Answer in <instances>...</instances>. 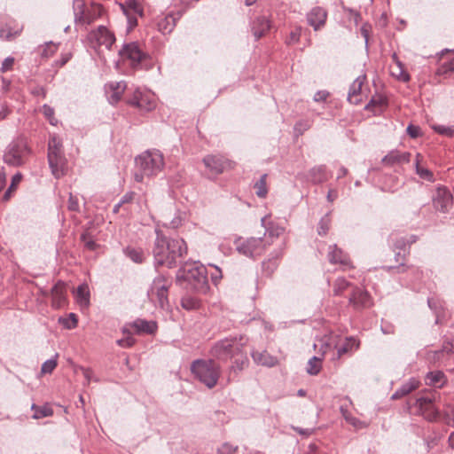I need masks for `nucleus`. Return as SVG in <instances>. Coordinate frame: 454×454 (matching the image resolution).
Instances as JSON below:
<instances>
[{
    "label": "nucleus",
    "instance_id": "f3484780",
    "mask_svg": "<svg viewBox=\"0 0 454 454\" xmlns=\"http://www.w3.org/2000/svg\"><path fill=\"white\" fill-rule=\"evenodd\" d=\"M232 363L228 368V380H234L242 371L249 365V359L246 349L244 348L240 354L233 357Z\"/></svg>",
    "mask_w": 454,
    "mask_h": 454
},
{
    "label": "nucleus",
    "instance_id": "79ce46f5",
    "mask_svg": "<svg viewBox=\"0 0 454 454\" xmlns=\"http://www.w3.org/2000/svg\"><path fill=\"white\" fill-rule=\"evenodd\" d=\"M451 73H454V58L441 64L436 71V74L449 77Z\"/></svg>",
    "mask_w": 454,
    "mask_h": 454
},
{
    "label": "nucleus",
    "instance_id": "bf43d9fd",
    "mask_svg": "<svg viewBox=\"0 0 454 454\" xmlns=\"http://www.w3.org/2000/svg\"><path fill=\"white\" fill-rule=\"evenodd\" d=\"M278 267L277 260L275 258L269 259L262 262V269L267 274H271Z\"/></svg>",
    "mask_w": 454,
    "mask_h": 454
},
{
    "label": "nucleus",
    "instance_id": "052dcab7",
    "mask_svg": "<svg viewBox=\"0 0 454 454\" xmlns=\"http://www.w3.org/2000/svg\"><path fill=\"white\" fill-rule=\"evenodd\" d=\"M57 44H54L52 42H49L46 43L45 48L42 52V56L44 58L51 57L57 51Z\"/></svg>",
    "mask_w": 454,
    "mask_h": 454
},
{
    "label": "nucleus",
    "instance_id": "3c124183",
    "mask_svg": "<svg viewBox=\"0 0 454 454\" xmlns=\"http://www.w3.org/2000/svg\"><path fill=\"white\" fill-rule=\"evenodd\" d=\"M392 58L395 61V64H396V66H397V67L399 69V74H393L395 75L399 80H401L403 82H409L410 81V75L407 73L403 72V64L398 59L396 54L394 53Z\"/></svg>",
    "mask_w": 454,
    "mask_h": 454
},
{
    "label": "nucleus",
    "instance_id": "8fccbe9b",
    "mask_svg": "<svg viewBox=\"0 0 454 454\" xmlns=\"http://www.w3.org/2000/svg\"><path fill=\"white\" fill-rule=\"evenodd\" d=\"M284 229L278 225L274 224L272 222L268 223V227L265 230V235L268 234L270 239L278 238L282 234Z\"/></svg>",
    "mask_w": 454,
    "mask_h": 454
},
{
    "label": "nucleus",
    "instance_id": "20e7f679",
    "mask_svg": "<svg viewBox=\"0 0 454 454\" xmlns=\"http://www.w3.org/2000/svg\"><path fill=\"white\" fill-rule=\"evenodd\" d=\"M30 154L31 149L26 138L19 137L6 146L3 158L9 166L20 167L27 162Z\"/></svg>",
    "mask_w": 454,
    "mask_h": 454
},
{
    "label": "nucleus",
    "instance_id": "a19ab883",
    "mask_svg": "<svg viewBox=\"0 0 454 454\" xmlns=\"http://www.w3.org/2000/svg\"><path fill=\"white\" fill-rule=\"evenodd\" d=\"M266 179L267 174H263L261 176L260 179L256 181L254 184L255 193L260 198H265L268 193V189L266 186Z\"/></svg>",
    "mask_w": 454,
    "mask_h": 454
},
{
    "label": "nucleus",
    "instance_id": "f704fd0d",
    "mask_svg": "<svg viewBox=\"0 0 454 454\" xmlns=\"http://www.w3.org/2000/svg\"><path fill=\"white\" fill-rule=\"evenodd\" d=\"M123 254L136 263H142L145 258L144 251L137 247H127L123 249Z\"/></svg>",
    "mask_w": 454,
    "mask_h": 454
},
{
    "label": "nucleus",
    "instance_id": "4468645a",
    "mask_svg": "<svg viewBox=\"0 0 454 454\" xmlns=\"http://www.w3.org/2000/svg\"><path fill=\"white\" fill-rule=\"evenodd\" d=\"M74 21L82 24L92 23L97 15H99L101 9L99 6L93 7L91 11L84 10L83 0H74L73 4Z\"/></svg>",
    "mask_w": 454,
    "mask_h": 454
},
{
    "label": "nucleus",
    "instance_id": "2f4dec72",
    "mask_svg": "<svg viewBox=\"0 0 454 454\" xmlns=\"http://www.w3.org/2000/svg\"><path fill=\"white\" fill-rule=\"evenodd\" d=\"M328 173L325 165L316 166L309 170V178L313 184H322L328 180Z\"/></svg>",
    "mask_w": 454,
    "mask_h": 454
},
{
    "label": "nucleus",
    "instance_id": "bb28decb",
    "mask_svg": "<svg viewBox=\"0 0 454 454\" xmlns=\"http://www.w3.org/2000/svg\"><path fill=\"white\" fill-rule=\"evenodd\" d=\"M365 78L366 76L364 74L359 75L350 85L348 94V100L351 104L358 105L362 101L361 90Z\"/></svg>",
    "mask_w": 454,
    "mask_h": 454
},
{
    "label": "nucleus",
    "instance_id": "423d86ee",
    "mask_svg": "<svg viewBox=\"0 0 454 454\" xmlns=\"http://www.w3.org/2000/svg\"><path fill=\"white\" fill-rule=\"evenodd\" d=\"M171 285L172 280L170 278L159 275L153 279L148 291L149 299L162 309H168L169 308L168 294Z\"/></svg>",
    "mask_w": 454,
    "mask_h": 454
},
{
    "label": "nucleus",
    "instance_id": "f257e3e1",
    "mask_svg": "<svg viewBox=\"0 0 454 454\" xmlns=\"http://www.w3.org/2000/svg\"><path fill=\"white\" fill-rule=\"evenodd\" d=\"M156 239L153 254L156 265L172 268L181 262L187 254L185 241L180 238L168 239L161 231L156 229Z\"/></svg>",
    "mask_w": 454,
    "mask_h": 454
},
{
    "label": "nucleus",
    "instance_id": "680f3d73",
    "mask_svg": "<svg viewBox=\"0 0 454 454\" xmlns=\"http://www.w3.org/2000/svg\"><path fill=\"white\" fill-rule=\"evenodd\" d=\"M199 305V302L196 299L186 297L182 299V306L185 309H193L197 308Z\"/></svg>",
    "mask_w": 454,
    "mask_h": 454
},
{
    "label": "nucleus",
    "instance_id": "6ab92c4d",
    "mask_svg": "<svg viewBox=\"0 0 454 454\" xmlns=\"http://www.w3.org/2000/svg\"><path fill=\"white\" fill-rule=\"evenodd\" d=\"M250 27L255 40H258L270 30L271 23L267 16L259 15L251 21Z\"/></svg>",
    "mask_w": 454,
    "mask_h": 454
},
{
    "label": "nucleus",
    "instance_id": "cd10ccee",
    "mask_svg": "<svg viewBox=\"0 0 454 454\" xmlns=\"http://www.w3.org/2000/svg\"><path fill=\"white\" fill-rule=\"evenodd\" d=\"M251 356L255 364L266 367H274L278 364V357L271 356L266 350L263 351H253Z\"/></svg>",
    "mask_w": 454,
    "mask_h": 454
},
{
    "label": "nucleus",
    "instance_id": "6e6d98bb",
    "mask_svg": "<svg viewBox=\"0 0 454 454\" xmlns=\"http://www.w3.org/2000/svg\"><path fill=\"white\" fill-rule=\"evenodd\" d=\"M238 450L237 445L224 442L217 449V454H234Z\"/></svg>",
    "mask_w": 454,
    "mask_h": 454
},
{
    "label": "nucleus",
    "instance_id": "a211bd4d",
    "mask_svg": "<svg viewBox=\"0 0 454 454\" xmlns=\"http://www.w3.org/2000/svg\"><path fill=\"white\" fill-rule=\"evenodd\" d=\"M328 261L332 264H339L343 270L351 268V262L347 254H345L337 245H331L328 251Z\"/></svg>",
    "mask_w": 454,
    "mask_h": 454
},
{
    "label": "nucleus",
    "instance_id": "dca6fc26",
    "mask_svg": "<svg viewBox=\"0 0 454 454\" xmlns=\"http://www.w3.org/2000/svg\"><path fill=\"white\" fill-rule=\"evenodd\" d=\"M89 39L96 42L98 45L105 46L108 50L111 49L115 42L114 35L104 26H99L96 30L91 31L89 34Z\"/></svg>",
    "mask_w": 454,
    "mask_h": 454
},
{
    "label": "nucleus",
    "instance_id": "393cba45",
    "mask_svg": "<svg viewBox=\"0 0 454 454\" xmlns=\"http://www.w3.org/2000/svg\"><path fill=\"white\" fill-rule=\"evenodd\" d=\"M327 18V12L322 7H314L308 14V23L313 27L314 30H318L325 25Z\"/></svg>",
    "mask_w": 454,
    "mask_h": 454
},
{
    "label": "nucleus",
    "instance_id": "4be33fe9",
    "mask_svg": "<svg viewBox=\"0 0 454 454\" xmlns=\"http://www.w3.org/2000/svg\"><path fill=\"white\" fill-rule=\"evenodd\" d=\"M128 325L132 327L137 334H153L158 329L155 321L143 318H137Z\"/></svg>",
    "mask_w": 454,
    "mask_h": 454
},
{
    "label": "nucleus",
    "instance_id": "49530a36",
    "mask_svg": "<svg viewBox=\"0 0 454 454\" xmlns=\"http://www.w3.org/2000/svg\"><path fill=\"white\" fill-rule=\"evenodd\" d=\"M122 333L128 334V336L117 340V344L121 348H130L135 344V339L130 336V333L127 328V325L122 328Z\"/></svg>",
    "mask_w": 454,
    "mask_h": 454
},
{
    "label": "nucleus",
    "instance_id": "412c9836",
    "mask_svg": "<svg viewBox=\"0 0 454 454\" xmlns=\"http://www.w3.org/2000/svg\"><path fill=\"white\" fill-rule=\"evenodd\" d=\"M48 161L52 175L56 178H60L65 175L66 159L62 154L48 153Z\"/></svg>",
    "mask_w": 454,
    "mask_h": 454
},
{
    "label": "nucleus",
    "instance_id": "69168bd1",
    "mask_svg": "<svg viewBox=\"0 0 454 454\" xmlns=\"http://www.w3.org/2000/svg\"><path fill=\"white\" fill-rule=\"evenodd\" d=\"M406 131L411 138H417L421 135L420 128L412 124L407 127Z\"/></svg>",
    "mask_w": 454,
    "mask_h": 454
},
{
    "label": "nucleus",
    "instance_id": "a878e982",
    "mask_svg": "<svg viewBox=\"0 0 454 454\" xmlns=\"http://www.w3.org/2000/svg\"><path fill=\"white\" fill-rule=\"evenodd\" d=\"M336 348V352L333 354L332 360H338L342 356L352 353L359 348V341L354 337H347L345 341Z\"/></svg>",
    "mask_w": 454,
    "mask_h": 454
},
{
    "label": "nucleus",
    "instance_id": "864d4df0",
    "mask_svg": "<svg viewBox=\"0 0 454 454\" xmlns=\"http://www.w3.org/2000/svg\"><path fill=\"white\" fill-rule=\"evenodd\" d=\"M311 127V122L308 120H301L297 121L294 125V132L297 135H302L306 130L309 129Z\"/></svg>",
    "mask_w": 454,
    "mask_h": 454
},
{
    "label": "nucleus",
    "instance_id": "7ed1b4c3",
    "mask_svg": "<svg viewBox=\"0 0 454 454\" xmlns=\"http://www.w3.org/2000/svg\"><path fill=\"white\" fill-rule=\"evenodd\" d=\"M194 377L208 388H213L220 377V366L213 360L198 359L192 364Z\"/></svg>",
    "mask_w": 454,
    "mask_h": 454
},
{
    "label": "nucleus",
    "instance_id": "e2e57ef3",
    "mask_svg": "<svg viewBox=\"0 0 454 454\" xmlns=\"http://www.w3.org/2000/svg\"><path fill=\"white\" fill-rule=\"evenodd\" d=\"M67 208L70 211L77 212L79 211V202L78 199L74 196L72 193L69 194Z\"/></svg>",
    "mask_w": 454,
    "mask_h": 454
},
{
    "label": "nucleus",
    "instance_id": "a18cd8bd",
    "mask_svg": "<svg viewBox=\"0 0 454 454\" xmlns=\"http://www.w3.org/2000/svg\"><path fill=\"white\" fill-rule=\"evenodd\" d=\"M61 147L62 145L60 140L57 137L53 136L50 138L48 143V153H53L54 154H62Z\"/></svg>",
    "mask_w": 454,
    "mask_h": 454
},
{
    "label": "nucleus",
    "instance_id": "473e14b6",
    "mask_svg": "<svg viewBox=\"0 0 454 454\" xmlns=\"http://www.w3.org/2000/svg\"><path fill=\"white\" fill-rule=\"evenodd\" d=\"M425 380L427 385L434 387H442L446 382L445 375L441 371L427 372Z\"/></svg>",
    "mask_w": 454,
    "mask_h": 454
},
{
    "label": "nucleus",
    "instance_id": "c03bdc74",
    "mask_svg": "<svg viewBox=\"0 0 454 454\" xmlns=\"http://www.w3.org/2000/svg\"><path fill=\"white\" fill-rule=\"evenodd\" d=\"M432 129L438 134L447 137H454V126L432 125Z\"/></svg>",
    "mask_w": 454,
    "mask_h": 454
},
{
    "label": "nucleus",
    "instance_id": "09e8293b",
    "mask_svg": "<svg viewBox=\"0 0 454 454\" xmlns=\"http://www.w3.org/2000/svg\"><path fill=\"white\" fill-rule=\"evenodd\" d=\"M396 269H397L398 272H402V273L409 270L413 275L415 280L421 279L422 276H423V271L419 268H417V267H410V266L401 264Z\"/></svg>",
    "mask_w": 454,
    "mask_h": 454
},
{
    "label": "nucleus",
    "instance_id": "0eeeda50",
    "mask_svg": "<svg viewBox=\"0 0 454 454\" xmlns=\"http://www.w3.org/2000/svg\"><path fill=\"white\" fill-rule=\"evenodd\" d=\"M236 249L237 251L247 256L254 258L262 254V253L266 249V242L262 238H249L247 239H243L242 238H239L236 241ZM268 245L270 243L268 242Z\"/></svg>",
    "mask_w": 454,
    "mask_h": 454
},
{
    "label": "nucleus",
    "instance_id": "13d9d810",
    "mask_svg": "<svg viewBox=\"0 0 454 454\" xmlns=\"http://www.w3.org/2000/svg\"><path fill=\"white\" fill-rule=\"evenodd\" d=\"M330 227V219L328 215H326L325 217H323L319 222L318 226V234L319 235H325L329 230Z\"/></svg>",
    "mask_w": 454,
    "mask_h": 454
},
{
    "label": "nucleus",
    "instance_id": "4c0bfd02",
    "mask_svg": "<svg viewBox=\"0 0 454 454\" xmlns=\"http://www.w3.org/2000/svg\"><path fill=\"white\" fill-rule=\"evenodd\" d=\"M340 413L345 419V420L352 425L356 428H364L367 427V424L355 417H353L348 411L347 408L340 406Z\"/></svg>",
    "mask_w": 454,
    "mask_h": 454
},
{
    "label": "nucleus",
    "instance_id": "ea45409f",
    "mask_svg": "<svg viewBox=\"0 0 454 454\" xmlns=\"http://www.w3.org/2000/svg\"><path fill=\"white\" fill-rule=\"evenodd\" d=\"M321 358L314 356L309 360L306 371L309 375H317L321 371Z\"/></svg>",
    "mask_w": 454,
    "mask_h": 454
},
{
    "label": "nucleus",
    "instance_id": "9b49d317",
    "mask_svg": "<svg viewBox=\"0 0 454 454\" xmlns=\"http://www.w3.org/2000/svg\"><path fill=\"white\" fill-rule=\"evenodd\" d=\"M185 278L192 283L196 290L201 293H206L208 290L207 271L204 266L191 265L186 270Z\"/></svg>",
    "mask_w": 454,
    "mask_h": 454
},
{
    "label": "nucleus",
    "instance_id": "f03ea898",
    "mask_svg": "<svg viewBox=\"0 0 454 454\" xmlns=\"http://www.w3.org/2000/svg\"><path fill=\"white\" fill-rule=\"evenodd\" d=\"M247 339L242 336H230L215 341L210 348L211 356L223 363H227L245 348Z\"/></svg>",
    "mask_w": 454,
    "mask_h": 454
},
{
    "label": "nucleus",
    "instance_id": "aec40b11",
    "mask_svg": "<svg viewBox=\"0 0 454 454\" xmlns=\"http://www.w3.org/2000/svg\"><path fill=\"white\" fill-rule=\"evenodd\" d=\"M411 156V154L409 152L392 150L382 158L381 161L385 166L393 167L410 162Z\"/></svg>",
    "mask_w": 454,
    "mask_h": 454
},
{
    "label": "nucleus",
    "instance_id": "6e6552de",
    "mask_svg": "<svg viewBox=\"0 0 454 454\" xmlns=\"http://www.w3.org/2000/svg\"><path fill=\"white\" fill-rule=\"evenodd\" d=\"M409 411L413 415L423 416L428 421H434L439 416V411L429 396L417 398L412 404L409 405Z\"/></svg>",
    "mask_w": 454,
    "mask_h": 454
},
{
    "label": "nucleus",
    "instance_id": "0e129e2a",
    "mask_svg": "<svg viewBox=\"0 0 454 454\" xmlns=\"http://www.w3.org/2000/svg\"><path fill=\"white\" fill-rule=\"evenodd\" d=\"M81 370L82 372L83 377L86 380V384H90V381H92V380L93 381H98V378H96L94 376L93 371L90 368L82 367Z\"/></svg>",
    "mask_w": 454,
    "mask_h": 454
},
{
    "label": "nucleus",
    "instance_id": "de8ad7c7",
    "mask_svg": "<svg viewBox=\"0 0 454 454\" xmlns=\"http://www.w3.org/2000/svg\"><path fill=\"white\" fill-rule=\"evenodd\" d=\"M77 298L80 304L88 305L90 302V294L86 286H79L77 288Z\"/></svg>",
    "mask_w": 454,
    "mask_h": 454
},
{
    "label": "nucleus",
    "instance_id": "39448f33",
    "mask_svg": "<svg viewBox=\"0 0 454 454\" xmlns=\"http://www.w3.org/2000/svg\"><path fill=\"white\" fill-rule=\"evenodd\" d=\"M136 165L147 177L155 176L164 168L163 154L159 150H147L136 157Z\"/></svg>",
    "mask_w": 454,
    "mask_h": 454
},
{
    "label": "nucleus",
    "instance_id": "5fc2aeb1",
    "mask_svg": "<svg viewBox=\"0 0 454 454\" xmlns=\"http://www.w3.org/2000/svg\"><path fill=\"white\" fill-rule=\"evenodd\" d=\"M42 111L44 116L49 120L50 123L53 126H56L58 121L54 118V109L45 104L43 106Z\"/></svg>",
    "mask_w": 454,
    "mask_h": 454
},
{
    "label": "nucleus",
    "instance_id": "58836bf2",
    "mask_svg": "<svg viewBox=\"0 0 454 454\" xmlns=\"http://www.w3.org/2000/svg\"><path fill=\"white\" fill-rule=\"evenodd\" d=\"M31 410L34 411L33 419H39L46 417H50L53 414V410L49 405L37 406L35 403L32 404Z\"/></svg>",
    "mask_w": 454,
    "mask_h": 454
},
{
    "label": "nucleus",
    "instance_id": "1a4fd4ad",
    "mask_svg": "<svg viewBox=\"0 0 454 454\" xmlns=\"http://www.w3.org/2000/svg\"><path fill=\"white\" fill-rule=\"evenodd\" d=\"M119 56L123 61H129L133 68H142L143 62L148 58V55L134 42L123 44L119 51Z\"/></svg>",
    "mask_w": 454,
    "mask_h": 454
},
{
    "label": "nucleus",
    "instance_id": "5701e85b",
    "mask_svg": "<svg viewBox=\"0 0 454 454\" xmlns=\"http://www.w3.org/2000/svg\"><path fill=\"white\" fill-rule=\"evenodd\" d=\"M126 88L127 84L124 81L109 82L106 85L109 103L112 105L117 104L121 100Z\"/></svg>",
    "mask_w": 454,
    "mask_h": 454
},
{
    "label": "nucleus",
    "instance_id": "f8f14e48",
    "mask_svg": "<svg viewBox=\"0 0 454 454\" xmlns=\"http://www.w3.org/2000/svg\"><path fill=\"white\" fill-rule=\"evenodd\" d=\"M432 203L437 211L447 213L453 207V195L446 186L439 185L432 197Z\"/></svg>",
    "mask_w": 454,
    "mask_h": 454
},
{
    "label": "nucleus",
    "instance_id": "37998d69",
    "mask_svg": "<svg viewBox=\"0 0 454 454\" xmlns=\"http://www.w3.org/2000/svg\"><path fill=\"white\" fill-rule=\"evenodd\" d=\"M59 323L66 329H74L77 326V316L74 313H70L67 317H60L59 319Z\"/></svg>",
    "mask_w": 454,
    "mask_h": 454
},
{
    "label": "nucleus",
    "instance_id": "c85d7f7f",
    "mask_svg": "<svg viewBox=\"0 0 454 454\" xmlns=\"http://www.w3.org/2000/svg\"><path fill=\"white\" fill-rule=\"evenodd\" d=\"M23 27L15 23L14 21H10L4 25V27H0V39L11 41L16 38L20 35Z\"/></svg>",
    "mask_w": 454,
    "mask_h": 454
},
{
    "label": "nucleus",
    "instance_id": "e433bc0d",
    "mask_svg": "<svg viewBox=\"0 0 454 454\" xmlns=\"http://www.w3.org/2000/svg\"><path fill=\"white\" fill-rule=\"evenodd\" d=\"M22 179H23V176L20 172H17L15 175L12 176L11 184H10L8 189L4 193V196H3L4 200H8L11 198L12 193L17 190V188H18L19 184L21 183Z\"/></svg>",
    "mask_w": 454,
    "mask_h": 454
},
{
    "label": "nucleus",
    "instance_id": "7c9ffc66",
    "mask_svg": "<svg viewBox=\"0 0 454 454\" xmlns=\"http://www.w3.org/2000/svg\"><path fill=\"white\" fill-rule=\"evenodd\" d=\"M423 157L420 153L416 154L415 160V172L423 180L433 183L434 182V173L427 168L421 165Z\"/></svg>",
    "mask_w": 454,
    "mask_h": 454
},
{
    "label": "nucleus",
    "instance_id": "2eb2a0df",
    "mask_svg": "<svg viewBox=\"0 0 454 454\" xmlns=\"http://www.w3.org/2000/svg\"><path fill=\"white\" fill-rule=\"evenodd\" d=\"M203 163L208 171L215 176L232 168V162L221 155H207L203 159Z\"/></svg>",
    "mask_w": 454,
    "mask_h": 454
},
{
    "label": "nucleus",
    "instance_id": "ddd939ff",
    "mask_svg": "<svg viewBox=\"0 0 454 454\" xmlns=\"http://www.w3.org/2000/svg\"><path fill=\"white\" fill-rule=\"evenodd\" d=\"M348 304L355 310H363L372 306V298L364 288L353 286L351 294L348 298Z\"/></svg>",
    "mask_w": 454,
    "mask_h": 454
},
{
    "label": "nucleus",
    "instance_id": "603ef678",
    "mask_svg": "<svg viewBox=\"0 0 454 454\" xmlns=\"http://www.w3.org/2000/svg\"><path fill=\"white\" fill-rule=\"evenodd\" d=\"M301 35V27H297L292 30L289 35L286 39V43L288 45L297 43L300 41Z\"/></svg>",
    "mask_w": 454,
    "mask_h": 454
},
{
    "label": "nucleus",
    "instance_id": "4d7b16f0",
    "mask_svg": "<svg viewBox=\"0 0 454 454\" xmlns=\"http://www.w3.org/2000/svg\"><path fill=\"white\" fill-rule=\"evenodd\" d=\"M57 366V360L54 358H51L46 360L42 364V372L43 373H51Z\"/></svg>",
    "mask_w": 454,
    "mask_h": 454
},
{
    "label": "nucleus",
    "instance_id": "9d476101",
    "mask_svg": "<svg viewBox=\"0 0 454 454\" xmlns=\"http://www.w3.org/2000/svg\"><path fill=\"white\" fill-rule=\"evenodd\" d=\"M129 106L138 108L141 112H150L156 106L155 97L149 91L136 89L127 100Z\"/></svg>",
    "mask_w": 454,
    "mask_h": 454
},
{
    "label": "nucleus",
    "instance_id": "338daca9",
    "mask_svg": "<svg viewBox=\"0 0 454 454\" xmlns=\"http://www.w3.org/2000/svg\"><path fill=\"white\" fill-rule=\"evenodd\" d=\"M386 103V100L384 98L382 97H378V98H372V99L369 101V103L365 106V109L369 110L371 109L372 106H382Z\"/></svg>",
    "mask_w": 454,
    "mask_h": 454
},
{
    "label": "nucleus",
    "instance_id": "72a5a7b5",
    "mask_svg": "<svg viewBox=\"0 0 454 454\" xmlns=\"http://www.w3.org/2000/svg\"><path fill=\"white\" fill-rule=\"evenodd\" d=\"M176 18L173 14H168L158 21V29L163 35L169 34L176 27Z\"/></svg>",
    "mask_w": 454,
    "mask_h": 454
},
{
    "label": "nucleus",
    "instance_id": "c756f323",
    "mask_svg": "<svg viewBox=\"0 0 454 454\" xmlns=\"http://www.w3.org/2000/svg\"><path fill=\"white\" fill-rule=\"evenodd\" d=\"M419 386V380L415 378H411L407 382L403 383L391 396V399L397 400L402 398L411 391L418 388Z\"/></svg>",
    "mask_w": 454,
    "mask_h": 454
},
{
    "label": "nucleus",
    "instance_id": "774afa93",
    "mask_svg": "<svg viewBox=\"0 0 454 454\" xmlns=\"http://www.w3.org/2000/svg\"><path fill=\"white\" fill-rule=\"evenodd\" d=\"M13 64H14V58L7 57L6 59H4V60L2 63L1 71L7 72V71L11 70Z\"/></svg>",
    "mask_w": 454,
    "mask_h": 454
},
{
    "label": "nucleus",
    "instance_id": "b1692460",
    "mask_svg": "<svg viewBox=\"0 0 454 454\" xmlns=\"http://www.w3.org/2000/svg\"><path fill=\"white\" fill-rule=\"evenodd\" d=\"M51 305L55 309L63 307L66 303L67 289L62 281H58L51 289Z\"/></svg>",
    "mask_w": 454,
    "mask_h": 454
},
{
    "label": "nucleus",
    "instance_id": "c9c22d12",
    "mask_svg": "<svg viewBox=\"0 0 454 454\" xmlns=\"http://www.w3.org/2000/svg\"><path fill=\"white\" fill-rule=\"evenodd\" d=\"M351 286L350 282L340 277L337 278L333 285V294L334 296H341L343 293Z\"/></svg>",
    "mask_w": 454,
    "mask_h": 454
}]
</instances>
